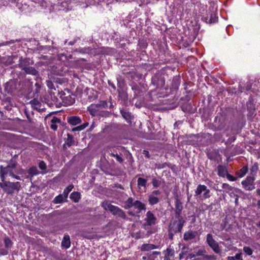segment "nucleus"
Wrapping results in <instances>:
<instances>
[{
    "label": "nucleus",
    "instance_id": "nucleus-19",
    "mask_svg": "<svg viewBox=\"0 0 260 260\" xmlns=\"http://www.w3.org/2000/svg\"><path fill=\"white\" fill-rule=\"evenodd\" d=\"M68 122L72 125H76L81 122V118L77 116H73L67 117Z\"/></svg>",
    "mask_w": 260,
    "mask_h": 260
},
{
    "label": "nucleus",
    "instance_id": "nucleus-54",
    "mask_svg": "<svg viewBox=\"0 0 260 260\" xmlns=\"http://www.w3.org/2000/svg\"><path fill=\"white\" fill-rule=\"evenodd\" d=\"M143 153L145 156V157H146L147 158L149 157V153L148 151L144 150Z\"/></svg>",
    "mask_w": 260,
    "mask_h": 260
},
{
    "label": "nucleus",
    "instance_id": "nucleus-40",
    "mask_svg": "<svg viewBox=\"0 0 260 260\" xmlns=\"http://www.w3.org/2000/svg\"><path fill=\"white\" fill-rule=\"evenodd\" d=\"M222 188L225 189V190L228 192L230 191H232L233 189V188L230 186L228 184L226 183H223L222 185Z\"/></svg>",
    "mask_w": 260,
    "mask_h": 260
},
{
    "label": "nucleus",
    "instance_id": "nucleus-58",
    "mask_svg": "<svg viewBox=\"0 0 260 260\" xmlns=\"http://www.w3.org/2000/svg\"><path fill=\"white\" fill-rule=\"evenodd\" d=\"M111 101H112V99H111V98H110V100H109V102L110 103V106H109V108H113L114 106L112 104V103Z\"/></svg>",
    "mask_w": 260,
    "mask_h": 260
},
{
    "label": "nucleus",
    "instance_id": "nucleus-26",
    "mask_svg": "<svg viewBox=\"0 0 260 260\" xmlns=\"http://www.w3.org/2000/svg\"><path fill=\"white\" fill-rule=\"evenodd\" d=\"M34 109L40 111L41 107V104L38 100L34 99L30 102Z\"/></svg>",
    "mask_w": 260,
    "mask_h": 260
},
{
    "label": "nucleus",
    "instance_id": "nucleus-55",
    "mask_svg": "<svg viewBox=\"0 0 260 260\" xmlns=\"http://www.w3.org/2000/svg\"><path fill=\"white\" fill-rule=\"evenodd\" d=\"M108 84L111 86L114 90H116V86L115 85L112 83L110 81H108Z\"/></svg>",
    "mask_w": 260,
    "mask_h": 260
},
{
    "label": "nucleus",
    "instance_id": "nucleus-5",
    "mask_svg": "<svg viewBox=\"0 0 260 260\" xmlns=\"http://www.w3.org/2000/svg\"><path fill=\"white\" fill-rule=\"evenodd\" d=\"M165 74L162 72H158L155 74L151 78V84L156 89H162L165 85Z\"/></svg>",
    "mask_w": 260,
    "mask_h": 260
},
{
    "label": "nucleus",
    "instance_id": "nucleus-2",
    "mask_svg": "<svg viewBox=\"0 0 260 260\" xmlns=\"http://www.w3.org/2000/svg\"><path fill=\"white\" fill-rule=\"evenodd\" d=\"M133 207L137 210L135 212L133 211H129L128 212V214L132 216H135L136 214L140 213L142 211H145L146 210V205L145 204L139 200H134L133 198L129 197L125 202L124 207L126 209H129Z\"/></svg>",
    "mask_w": 260,
    "mask_h": 260
},
{
    "label": "nucleus",
    "instance_id": "nucleus-3",
    "mask_svg": "<svg viewBox=\"0 0 260 260\" xmlns=\"http://www.w3.org/2000/svg\"><path fill=\"white\" fill-rule=\"evenodd\" d=\"M102 206L105 210H109L114 215H116L122 219L126 218V214L123 210L117 206L112 205L109 202H104Z\"/></svg>",
    "mask_w": 260,
    "mask_h": 260
},
{
    "label": "nucleus",
    "instance_id": "nucleus-56",
    "mask_svg": "<svg viewBox=\"0 0 260 260\" xmlns=\"http://www.w3.org/2000/svg\"><path fill=\"white\" fill-rule=\"evenodd\" d=\"M252 106H254V105L251 103H250L249 105H248V107H247L248 110L252 111Z\"/></svg>",
    "mask_w": 260,
    "mask_h": 260
},
{
    "label": "nucleus",
    "instance_id": "nucleus-9",
    "mask_svg": "<svg viewBox=\"0 0 260 260\" xmlns=\"http://www.w3.org/2000/svg\"><path fill=\"white\" fill-rule=\"evenodd\" d=\"M210 190L204 185L200 184L198 186L195 191V196L201 197L204 199H207L210 197Z\"/></svg>",
    "mask_w": 260,
    "mask_h": 260
},
{
    "label": "nucleus",
    "instance_id": "nucleus-27",
    "mask_svg": "<svg viewBox=\"0 0 260 260\" xmlns=\"http://www.w3.org/2000/svg\"><path fill=\"white\" fill-rule=\"evenodd\" d=\"M66 143L69 147L74 145L75 144V141L74 140V138L72 135L70 134H67V139Z\"/></svg>",
    "mask_w": 260,
    "mask_h": 260
},
{
    "label": "nucleus",
    "instance_id": "nucleus-17",
    "mask_svg": "<svg viewBox=\"0 0 260 260\" xmlns=\"http://www.w3.org/2000/svg\"><path fill=\"white\" fill-rule=\"evenodd\" d=\"M14 57L12 55H7L5 56H1L0 55V62L5 66H9L13 63Z\"/></svg>",
    "mask_w": 260,
    "mask_h": 260
},
{
    "label": "nucleus",
    "instance_id": "nucleus-60",
    "mask_svg": "<svg viewBox=\"0 0 260 260\" xmlns=\"http://www.w3.org/2000/svg\"><path fill=\"white\" fill-rule=\"evenodd\" d=\"M256 192L257 194L260 196V189L259 188L257 189Z\"/></svg>",
    "mask_w": 260,
    "mask_h": 260
},
{
    "label": "nucleus",
    "instance_id": "nucleus-62",
    "mask_svg": "<svg viewBox=\"0 0 260 260\" xmlns=\"http://www.w3.org/2000/svg\"><path fill=\"white\" fill-rule=\"evenodd\" d=\"M208 157L211 160L214 159V158L212 157V156H211L210 154H208Z\"/></svg>",
    "mask_w": 260,
    "mask_h": 260
},
{
    "label": "nucleus",
    "instance_id": "nucleus-63",
    "mask_svg": "<svg viewBox=\"0 0 260 260\" xmlns=\"http://www.w3.org/2000/svg\"><path fill=\"white\" fill-rule=\"evenodd\" d=\"M52 100L54 102H56L57 100V98L55 96H54L53 98H52Z\"/></svg>",
    "mask_w": 260,
    "mask_h": 260
},
{
    "label": "nucleus",
    "instance_id": "nucleus-59",
    "mask_svg": "<svg viewBox=\"0 0 260 260\" xmlns=\"http://www.w3.org/2000/svg\"><path fill=\"white\" fill-rule=\"evenodd\" d=\"M152 254H157V255H159L160 254V252H158V251H154L152 252Z\"/></svg>",
    "mask_w": 260,
    "mask_h": 260
},
{
    "label": "nucleus",
    "instance_id": "nucleus-45",
    "mask_svg": "<svg viewBox=\"0 0 260 260\" xmlns=\"http://www.w3.org/2000/svg\"><path fill=\"white\" fill-rule=\"evenodd\" d=\"M46 85H47V87L50 89H55L54 84L50 80L46 81Z\"/></svg>",
    "mask_w": 260,
    "mask_h": 260
},
{
    "label": "nucleus",
    "instance_id": "nucleus-34",
    "mask_svg": "<svg viewBox=\"0 0 260 260\" xmlns=\"http://www.w3.org/2000/svg\"><path fill=\"white\" fill-rule=\"evenodd\" d=\"M73 188H74V185H70L64 189V190L63 192V194H64V196L65 197V198L68 197L69 192L72 190V189Z\"/></svg>",
    "mask_w": 260,
    "mask_h": 260
},
{
    "label": "nucleus",
    "instance_id": "nucleus-25",
    "mask_svg": "<svg viewBox=\"0 0 260 260\" xmlns=\"http://www.w3.org/2000/svg\"><path fill=\"white\" fill-rule=\"evenodd\" d=\"M157 248V246L154 244H143L141 247V250L142 251H149L152 249H154Z\"/></svg>",
    "mask_w": 260,
    "mask_h": 260
},
{
    "label": "nucleus",
    "instance_id": "nucleus-43",
    "mask_svg": "<svg viewBox=\"0 0 260 260\" xmlns=\"http://www.w3.org/2000/svg\"><path fill=\"white\" fill-rule=\"evenodd\" d=\"M85 127H86V126H84V125H80L79 126H78L77 127H75L72 128V131L73 132L81 131L84 129Z\"/></svg>",
    "mask_w": 260,
    "mask_h": 260
},
{
    "label": "nucleus",
    "instance_id": "nucleus-12",
    "mask_svg": "<svg viewBox=\"0 0 260 260\" xmlns=\"http://www.w3.org/2000/svg\"><path fill=\"white\" fill-rule=\"evenodd\" d=\"M196 254H190L189 255L191 258L194 257L196 255L202 256L203 260H215L216 257L214 255H207L206 254V251L205 249H199L195 252Z\"/></svg>",
    "mask_w": 260,
    "mask_h": 260
},
{
    "label": "nucleus",
    "instance_id": "nucleus-32",
    "mask_svg": "<svg viewBox=\"0 0 260 260\" xmlns=\"http://www.w3.org/2000/svg\"><path fill=\"white\" fill-rule=\"evenodd\" d=\"M147 180L143 178L139 177L138 179V185L139 186H142L144 188L146 187Z\"/></svg>",
    "mask_w": 260,
    "mask_h": 260
},
{
    "label": "nucleus",
    "instance_id": "nucleus-21",
    "mask_svg": "<svg viewBox=\"0 0 260 260\" xmlns=\"http://www.w3.org/2000/svg\"><path fill=\"white\" fill-rule=\"evenodd\" d=\"M50 122H51L50 127H51V129H52L53 131H56L57 129V126L56 124H57V123L61 124V121L60 119L54 116L51 120Z\"/></svg>",
    "mask_w": 260,
    "mask_h": 260
},
{
    "label": "nucleus",
    "instance_id": "nucleus-64",
    "mask_svg": "<svg viewBox=\"0 0 260 260\" xmlns=\"http://www.w3.org/2000/svg\"><path fill=\"white\" fill-rule=\"evenodd\" d=\"M257 206L260 209V200L257 201Z\"/></svg>",
    "mask_w": 260,
    "mask_h": 260
},
{
    "label": "nucleus",
    "instance_id": "nucleus-37",
    "mask_svg": "<svg viewBox=\"0 0 260 260\" xmlns=\"http://www.w3.org/2000/svg\"><path fill=\"white\" fill-rule=\"evenodd\" d=\"M243 251L248 255H251L253 253L252 249L248 246H244L243 247Z\"/></svg>",
    "mask_w": 260,
    "mask_h": 260
},
{
    "label": "nucleus",
    "instance_id": "nucleus-41",
    "mask_svg": "<svg viewBox=\"0 0 260 260\" xmlns=\"http://www.w3.org/2000/svg\"><path fill=\"white\" fill-rule=\"evenodd\" d=\"M248 168L247 167H244L240 170L241 174L239 175L240 177H242L244 176L247 172Z\"/></svg>",
    "mask_w": 260,
    "mask_h": 260
},
{
    "label": "nucleus",
    "instance_id": "nucleus-14",
    "mask_svg": "<svg viewBox=\"0 0 260 260\" xmlns=\"http://www.w3.org/2000/svg\"><path fill=\"white\" fill-rule=\"evenodd\" d=\"M255 178L254 176H248L246 180L242 182L243 187L247 190H252L255 188L253 181Z\"/></svg>",
    "mask_w": 260,
    "mask_h": 260
},
{
    "label": "nucleus",
    "instance_id": "nucleus-33",
    "mask_svg": "<svg viewBox=\"0 0 260 260\" xmlns=\"http://www.w3.org/2000/svg\"><path fill=\"white\" fill-rule=\"evenodd\" d=\"M75 102V100L74 98H72L71 96H68L65 97V99L64 101V103L67 105H71L74 104Z\"/></svg>",
    "mask_w": 260,
    "mask_h": 260
},
{
    "label": "nucleus",
    "instance_id": "nucleus-13",
    "mask_svg": "<svg viewBox=\"0 0 260 260\" xmlns=\"http://www.w3.org/2000/svg\"><path fill=\"white\" fill-rule=\"evenodd\" d=\"M214 126L218 130L223 129L226 125V120L221 114L217 115L214 119Z\"/></svg>",
    "mask_w": 260,
    "mask_h": 260
},
{
    "label": "nucleus",
    "instance_id": "nucleus-28",
    "mask_svg": "<svg viewBox=\"0 0 260 260\" xmlns=\"http://www.w3.org/2000/svg\"><path fill=\"white\" fill-rule=\"evenodd\" d=\"M67 198L63 193L60 194L54 199L53 202L55 204H59L64 202Z\"/></svg>",
    "mask_w": 260,
    "mask_h": 260
},
{
    "label": "nucleus",
    "instance_id": "nucleus-61",
    "mask_svg": "<svg viewBox=\"0 0 260 260\" xmlns=\"http://www.w3.org/2000/svg\"><path fill=\"white\" fill-rule=\"evenodd\" d=\"M75 41H70L69 43V45H73L75 44Z\"/></svg>",
    "mask_w": 260,
    "mask_h": 260
},
{
    "label": "nucleus",
    "instance_id": "nucleus-52",
    "mask_svg": "<svg viewBox=\"0 0 260 260\" xmlns=\"http://www.w3.org/2000/svg\"><path fill=\"white\" fill-rule=\"evenodd\" d=\"M11 177L15 178L17 180H21L20 177L19 176L16 175L14 174V173H11Z\"/></svg>",
    "mask_w": 260,
    "mask_h": 260
},
{
    "label": "nucleus",
    "instance_id": "nucleus-48",
    "mask_svg": "<svg viewBox=\"0 0 260 260\" xmlns=\"http://www.w3.org/2000/svg\"><path fill=\"white\" fill-rule=\"evenodd\" d=\"M84 52L85 53L89 54L91 52L92 48L91 47H84Z\"/></svg>",
    "mask_w": 260,
    "mask_h": 260
},
{
    "label": "nucleus",
    "instance_id": "nucleus-42",
    "mask_svg": "<svg viewBox=\"0 0 260 260\" xmlns=\"http://www.w3.org/2000/svg\"><path fill=\"white\" fill-rule=\"evenodd\" d=\"M111 155L112 156H113V157H115V158H116L117 160L118 161H119V162L121 163V162H123V158H122L121 156H119L117 153H116V154H115L114 153H112L111 154Z\"/></svg>",
    "mask_w": 260,
    "mask_h": 260
},
{
    "label": "nucleus",
    "instance_id": "nucleus-8",
    "mask_svg": "<svg viewBox=\"0 0 260 260\" xmlns=\"http://www.w3.org/2000/svg\"><path fill=\"white\" fill-rule=\"evenodd\" d=\"M157 223V218L151 211H148L145 214L144 219V223L142 224L143 227L145 229H148L151 226L154 225Z\"/></svg>",
    "mask_w": 260,
    "mask_h": 260
},
{
    "label": "nucleus",
    "instance_id": "nucleus-38",
    "mask_svg": "<svg viewBox=\"0 0 260 260\" xmlns=\"http://www.w3.org/2000/svg\"><path fill=\"white\" fill-rule=\"evenodd\" d=\"M258 169L257 164L255 163L253 166L251 168V173L252 174V176H254V175L256 173V172Z\"/></svg>",
    "mask_w": 260,
    "mask_h": 260
},
{
    "label": "nucleus",
    "instance_id": "nucleus-11",
    "mask_svg": "<svg viewBox=\"0 0 260 260\" xmlns=\"http://www.w3.org/2000/svg\"><path fill=\"white\" fill-rule=\"evenodd\" d=\"M206 241L208 245L215 253H220L221 250L219 248L218 243L213 239V236L211 234H207Z\"/></svg>",
    "mask_w": 260,
    "mask_h": 260
},
{
    "label": "nucleus",
    "instance_id": "nucleus-47",
    "mask_svg": "<svg viewBox=\"0 0 260 260\" xmlns=\"http://www.w3.org/2000/svg\"><path fill=\"white\" fill-rule=\"evenodd\" d=\"M248 116H253L254 114V111H255V107L254 106H252V111L248 110Z\"/></svg>",
    "mask_w": 260,
    "mask_h": 260
},
{
    "label": "nucleus",
    "instance_id": "nucleus-39",
    "mask_svg": "<svg viewBox=\"0 0 260 260\" xmlns=\"http://www.w3.org/2000/svg\"><path fill=\"white\" fill-rule=\"evenodd\" d=\"M152 183L153 187L156 188L160 186V181L159 179H157L154 178L152 179Z\"/></svg>",
    "mask_w": 260,
    "mask_h": 260
},
{
    "label": "nucleus",
    "instance_id": "nucleus-29",
    "mask_svg": "<svg viewBox=\"0 0 260 260\" xmlns=\"http://www.w3.org/2000/svg\"><path fill=\"white\" fill-rule=\"evenodd\" d=\"M70 198L75 202H78L80 198V193L78 192H73L70 194Z\"/></svg>",
    "mask_w": 260,
    "mask_h": 260
},
{
    "label": "nucleus",
    "instance_id": "nucleus-23",
    "mask_svg": "<svg viewBox=\"0 0 260 260\" xmlns=\"http://www.w3.org/2000/svg\"><path fill=\"white\" fill-rule=\"evenodd\" d=\"M218 175L222 177H224L228 174V170L225 167L219 165L217 167Z\"/></svg>",
    "mask_w": 260,
    "mask_h": 260
},
{
    "label": "nucleus",
    "instance_id": "nucleus-7",
    "mask_svg": "<svg viewBox=\"0 0 260 260\" xmlns=\"http://www.w3.org/2000/svg\"><path fill=\"white\" fill-rule=\"evenodd\" d=\"M108 107L106 101H101L97 104H91L87 108V110L92 116L99 115L102 109L107 108Z\"/></svg>",
    "mask_w": 260,
    "mask_h": 260
},
{
    "label": "nucleus",
    "instance_id": "nucleus-44",
    "mask_svg": "<svg viewBox=\"0 0 260 260\" xmlns=\"http://www.w3.org/2000/svg\"><path fill=\"white\" fill-rule=\"evenodd\" d=\"M6 176H4V180L1 179L2 182H0V187L5 190V187H6V184L7 183L8 181L5 180Z\"/></svg>",
    "mask_w": 260,
    "mask_h": 260
},
{
    "label": "nucleus",
    "instance_id": "nucleus-20",
    "mask_svg": "<svg viewBox=\"0 0 260 260\" xmlns=\"http://www.w3.org/2000/svg\"><path fill=\"white\" fill-rule=\"evenodd\" d=\"M71 246V241L70 236L65 235L61 242V246L65 249L69 248Z\"/></svg>",
    "mask_w": 260,
    "mask_h": 260
},
{
    "label": "nucleus",
    "instance_id": "nucleus-22",
    "mask_svg": "<svg viewBox=\"0 0 260 260\" xmlns=\"http://www.w3.org/2000/svg\"><path fill=\"white\" fill-rule=\"evenodd\" d=\"M159 199L157 197H154L153 194H149L148 196V202L150 205L153 206L158 204L159 202Z\"/></svg>",
    "mask_w": 260,
    "mask_h": 260
},
{
    "label": "nucleus",
    "instance_id": "nucleus-10",
    "mask_svg": "<svg viewBox=\"0 0 260 260\" xmlns=\"http://www.w3.org/2000/svg\"><path fill=\"white\" fill-rule=\"evenodd\" d=\"M21 187V184L19 182H11L8 181L6 184L5 191L8 194H12L14 191L16 190L18 191Z\"/></svg>",
    "mask_w": 260,
    "mask_h": 260
},
{
    "label": "nucleus",
    "instance_id": "nucleus-31",
    "mask_svg": "<svg viewBox=\"0 0 260 260\" xmlns=\"http://www.w3.org/2000/svg\"><path fill=\"white\" fill-rule=\"evenodd\" d=\"M39 168L42 171V174L46 172L47 169L46 164L43 160H39L38 163Z\"/></svg>",
    "mask_w": 260,
    "mask_h": 260
},
{
    "label": "nucleus",
    "instance_id": "nucleus-6",
    "mask_svg": "<svg viewBox=\"0 0 260 260\" xmlns=\"http://www.w3.org/2000/svg\"><path fill=\"white\" fill-rule=\"evenodd\" d=\"M29 61L26 59L21 57L19 59V67L23 70L25 73L35 76L39 75V72L32 67L29 66Z\"/></svg>",
    "mask_w": 260,
    "mask_h": 260
},
{
    "label": "nucleus",
    "instance_id": "nucleus-16",
    "mask_svg": "<svg viewBox=\"0 0 260 260\" xmlns=\"http://www.w3.org/2000/svg\"><path fill=\"white\" fill-rule=\"evenodd\" d=\"M197 235V231L189 230L184 234L183 239L186 241L191 240L195 239Z\"/></svg>",
    "mask_w": 260,
    "mask_h": 260
},
{
    "label": "nucleus",
    "instance_id": "nucleus-49",
    "mask_svg": "<svg viewBox=\"0 0 260 260\" xmlns=\"http://www.w3.org/2000/svg\"><path fill=\"white\" fill-rule=\"evenodd\" d=\"M226 177L229 180H231V181L236 180V178L234 176H233L229 174H227Z\"/></svg>",
    "mask_w": 260,
    "mask_h": 260
},
{
    "label": "nucleus",
    "instance_id": "nucleus-24",
    "mask_svg": "<svg viewBox=\"0 0 260 260\" xmlns=\"http://www.w3.org/2000/svg\"><path fill=\"white\" fill-rule=\"evenodd\" d=\"M27 173L28 174V177L31 178L39 174L40 172L36 166H32L28 170Z\"/></svg>",
    "mask_w": 260,
    "mask_h": 260
},
{
    "label": "nucleus",
    "instance_id": "nucleus-57",
    "mask_svg": "<svg viewBox=\"0 0 260 260\" xmlns=\"http://www.w3.org/2000/svg\"><path fill=\"white\" fill-rule=\"evenodd\" d=\"M236 255L234 256H228L227 260H236Z\"/></svg>",
    "mask_w": 260,
    "mask_h": 260
},
{
    "label": "nucleus",
    "instance_id": "nucleus-30",
    "mask_svg": "<svg viewBox=\"0 0 260 260\" xmlns=\"http://www.w3.org/2000/svg\"><path fill=\"white\" fill-rule=\"evenodd\" d=\"M180 84V79L178 77H175L172 81V87L175 89L178 88Z\"/></svg>",
    "mask_w": 260,
    "mask_h": 260
},
{
    "label": "nucleus",
    "instance_id": "nucleus-18",
    "mask_svg": "<svg viewBox=\"0 0 260 260\" xmlns=\"http://www.w3.org/2000/svg\"><path fill=\"white\" fill-rule=\"evenodd\" d=\"M120 113L122 117L127 122L131 123L132 120L134 118V116L132 114L126 110H120Z\"/></svg>",
    "mask_w": 260,
    "mask_h": 260
},
{
    "label": "nucleus",
    "instance_id": "nucleus-36",
    "mask_svg": "<svg viewBox=\"0 0 260 260\" xmlns=\"http://www.w3.org/2000/svg\"><path fill=\"white\" fill-rule=\"evenodd\" d=\"M218 17L216 14L214 13H212L210 14V18L209 22L210 23H214L217 21Z\"/></svg>",
    "mask_w": 260,
    "mask_h": 260
},
{
    "label": "nucleus",
    "instance_id": "nucleus-1",
    "mask_svg": "<svg viewBox=\"0 0 260 260\" xmlns=\"http://www.w3.org/2000/svg\"><path fill=\"white\" fill-rule=\"evenodd\" d=\"M186 221V218L183 216H174L172 218L168 229L170 239L172 240L175 234L181 233Z\"/></svg>",
    "mask_w": 260,
    "mask_h": 260
},
{
    "label": "nucleus",
    "instance_id": "nucleus-51",
    "mask_svg": "<svg viewBox=\"0 0 260 260\" xmlns=\"http://www.w3.org/2000/svg\"><path fill=\"white\" fill-rule=\"evenodd\" d=\"M150 194H153L154 197L160 194V191L159 190H154Z\"/></svg>",
    "mask_w": 260,
    "mask_h": 260
},
{
    "label": "nucleus",
    "instance_id": "nucleus-46",
    "mask_svg": "<svg viewBox=\"0 0 260 260\" xmlns=\"http://www.w3.org/2000/svg\"><path fill=\"white\" fill-rule=\"evenodd\" d=\"M14 43V41L13 40H11L10 41H5L3 42L2 43H0V47L3 46H6L10 44H13Z\"/></svg>",
    "mask_w": 260,
    "mask_h": 260
},
{
    "label": "nucleus",
    "instance_id": "nucleus-53",
    "mask_svg": "<svg viewBox=\"0 0 260 260\" xmlns=\"http://www.w3.org/2000/svg\"><path fill=\"white\" fill-rule=\"evenodd\" d=\"M75 51H76L77 52H79V53H82V54L85 53L84 52V48H81V49H76V50H75Z\"/></svg>",
    "mask_w": 260,
    "mask_h": 260
},
{
    "label": "nucleus",
    "instance_id": "nucleus-4",
    "mask_svg": "<svg viewBox=\"0 0 260 260\" xmlns=\"http://www.w3.org/2000/svg\"><path fill=\"white\" fill-rule=\"evenodd\" d=\"M17 166V161L13 159H11L9 162L7 167H4L0 166V177L1 179L4 180V176L9 175L11 176V173H14Z\"/></svg>",
    "mask_w": 260,
    "mask_h": 260
},
{
    "label": "nucleus",
    "instance_id": "nucleus-35",
    "mask_svg": "<svg viewBox=\"0 0 260 260\" xmlns=\"http://www.w3.org/2000/svg\"><path fill=\"white\" fill-rule=\"evenodd\" d=\"M5 246L7 248H10L12 245V242L8 237H6L4 239Z\"/></svg>",
    "mask_w": 260,
    "mask_h": 260
},
{
    "label": "nucleus",
    "instance_id": "nucleus-15",
    "mask_svg": "<svg viewBox=\"0 0 260 260\" xmlns=\"http://www.w3.org/2000/svg\"><path fill=\"white\" fill-rule=\"evenodd\" d=\"M183 210V205L181 201L178 198H175V210L174 216H182L181 215L182 211Z\"/></svg>",
    "mask_w": 260,
    "mask_h": 260
},
{
    "label": "nucleus",
    "instance_id": "nucleus-50",
    "mask_svg": "<svg viewBox=\"0 0 260 260\" xmlns=\"http://www.w3.org/2000/svg\"><path fill=\"white\" fill-rule=\"evenodd\" d=\"M236 260H243L242 257V253H238L236 254Z\"/></svg>",
    "mask_w": 260,
    "mask_h": 260
}]
</instances>
